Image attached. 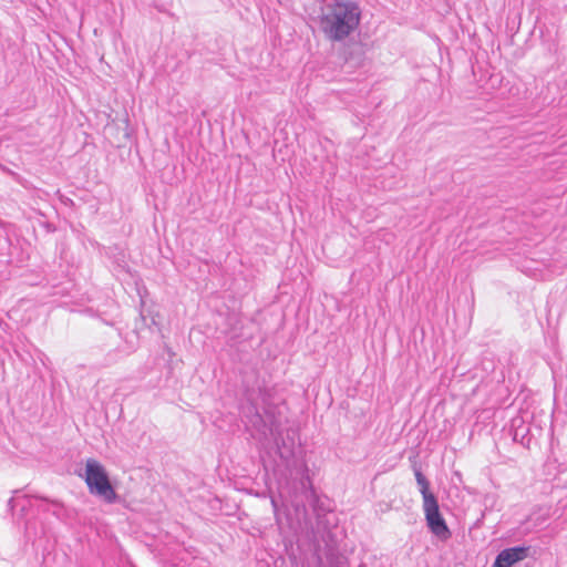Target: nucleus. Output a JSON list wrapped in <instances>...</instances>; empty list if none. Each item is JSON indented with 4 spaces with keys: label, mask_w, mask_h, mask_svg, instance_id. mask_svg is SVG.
I'll list each match as a JSON object with an SVG mask.
<instances>
[{
    "label": "nucleus",
    "mask_w": 567,
    "mask_h": 567,
    "mask_svg": "<svg viewBox=\"0 0 567 567\" xmlns=\"http://www.w3.org/2000/svg\"><path fill=\"white\" fill-rule=\"evenodd\" d=\"M16 506H17V501H16V498H14V497H11V498L8 501V507H9V509H10L11 512H13V511H14V508H16Z\"/></svg>",
    "instance_id": "obj_5"
},
{
    "label": "nucleus",
    "mask_w": 567,
    "mask_h": 567,
    "mask_svg": "<svg viewBox=\"0 0 567 567\" xmlns=\"http://www.w3.org/2000/svg\"><path fill=\"white\" fill-rule=\"evenodd\" d=\"M361 20L358 3L344 0L327 3L320 17V29L326 38L341 42L357 31Z\"/></svg>",
    "instance_id": "obj_1"
},
{
    "label": "nucleus",
    "mask_w": 567,
    "mask_h": 567,
    "mask_svg": "<svg viewBox=\"0 0 567 567\" xmlns=\"http://www.w3.org/2000/svg\"><path fill=\"white\" fill-rule=\"evenodd\" d=\"M414 475L419 485V491L423 497V511L427 527L440 539H449L451 537V532L440 513L439 502L435 495L430 491V482L420 468H414Z\"/></svg>",
    "instance_id": "obj_2"
},
{
    "label": "nucleus",
    "mask_w": 567,
    "mask_h": 567,
    "mask_svg": "<svg viewBox=\"0 0 567 567\" xmlns=\"http://www.w3.org/2000/svg\"><path fill=\"white\" fill-rule=\"evenodd\" d=\"M85 483L91 494L101 497L107 504L115 503L117 495L109 475L105 468L93 458H89L85 464Z\"/></svg>",
    "instance_id": "obj_3"
},
{
    "label": "nucleus",
    "mask_w": 567,
    "mask_h": 567,
    "mask_svg": "<svg viewBox=\"0 0 567 567\" xmlns=\"http://www.w3.org/2000/svg\"><path fill=\"white\" fill-rule=\"evenodd\" d=\"M529 548L524 546L503 549L495 559L494 567H512L527 557Z\"/></svg>",
    "instance_id": "obj_4"
}]
</instances>
